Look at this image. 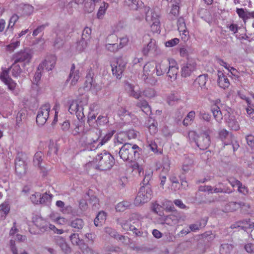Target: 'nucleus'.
<instances>
[{
  "label": "nucleus",
  "instance_id": "nucleus-1",
  "mask_svg": "<svg viewBox=\"0 0 254 254\" xmlns=\"http://www.w3.org/2000/svg\"><path fill=\"white\" fill-rule=\"evenodd\" d=\"M114 164L113 157L109 153L104 152L99 154L91 162L89 163V166L91 165L96 169L104 171L110 169Z\"/></svg>",
  "mask_w": 254,
  "mask_h": 254
},
{
  "label": "nucleus",
  "instance_id": "nucleus-34",
  "mask_svg": "<svg viewBox=\"0 0 254 254\" xmlns=\"http://www.w3.org/2000/svg\"><path fill=\"white\" fill-rule=\"evenodd\" d=\"M10 210V206L7 202H4L0 205V215L4 218L8 214Z\"/></svg>",
  "mask_w": 254,
  "mask_h": 254
},
{
  "label": "nucleus",
  "instance_id": "nucleus-6",
  "mask_svg": "<svg viewBox=\"0 0 254 254\" xmlns=\"http://www.w3.org/2000/svg\"><path fill=\"white\" fill-rule=\"evenodd\" d=\"M125 65L126 62L122 58L114 59L111 63L113 74L117 78H121Z\"/></svg>",
  "mask_w": 254,
  "mask_h": 254
},
{
  "label": "nucleus",
  "instance_id": "nucleus-43",
  "mask_svg": "<svg viewBox=\"0 0 254 254\" xmlns=\"http://www.w3.org/2000/svg\"><path fill=\"white\" fill-rule=\"evenodd\" d=\"M192 53V49L190 47H182L180 49V54L181 57L188 58Z\"/></svg>",
  "mask_w": 254,
  "mask_h": 254
},
{
  "label": "nucleus",
  "instance_id": "nucleus-15",
  "mask_svg": "<svg viewBox=\"0 0 254 254\" xmlns=\"http://www.w3.org/2000/svg\"><path fill=\"white\" fill-rule=\"evenodd\" d=\"M169 67L167 74L171 80H174L177 78L179 67L176 61L173 59L168 60Z\"/></svg>",
  "mask_w": 254,
  "mask_h": 254
},
{
  "label": "nucleus",
  "instance_id": "nucleus-45",
  "mask_svg": "<svg viewBox=\"0 0 254 254\" xmlns=\"http://www.w3.org/2000/svg\"><path fill=\"white\" fill-rule=\"evenodd\" d=\"M137 106L140 108L142 111L146 114L150 111V108L147 102L145 100L140 101L138 102Z\"/></svg>",
  "mask_w": 254,
  "mask_h": 254
},
{
  "label": "nucleus",
  "instance_id": "nucleus-9",
  "mask_svg": "<svg viewBox=\"0 0 254 254\" xmlns=\"http://www.w3.org/2000/svg\"><path fill=\"white\" fill-rule=\"evenodd\" d=\"M50 110V107L48 104L44 105L40 108L36 118V122L40 126L45 124L49 117Z\"/></svg>",
  "mask_w": 254,
  "mask_h": 254
},
{
  "label": "nucleus",
  "instance_id": "nucleus-42",
  "mask_svg": "<svg viewBox=\"0 0 254 254\" xmlns=\"http://www.w3.org/2000/svg\"><path fill=\"white\" fill-rule=\"evenodd\" d=\"M199 190L200 191H207L208 192L213 193V192H223V190L220 188H215L213 189L211 186H204L201 187L199 188Z\"/></svg>",
  "mask_w": 254,
  "mask_h": 254
},
{
  "label": "nucleus",
  "instance_id": "nucleus-22",
  "mask_svg": "<svg viewBox=\"0 0 254 254\" xmlns=\"http://www.w3.org/2000/svg\"><path fill=\"white\" fill-rule=\"evenodd\" d=\"M155 70L154 64L153 62H148L146 63L143 67V77L144 79L150 78L153 75Z\"/></svg>",
  "mask_w": 254,
  "mask_h": 254
},
{
  "label": "nucleus",
  "instance_id": "nucleus-33",
  "mask_svg": "<svg viewBox=\"0 0 254 254\" xmlns=\"http://www.w3.org/2000/svg\"><path fill=\"white\" fill-rule=\"evenodd\" d=\"M9 71L11 73L12 75L14 77H17L20 75L21 72V69L20 65L18 64V63H15L11 65Z\"/></svg>",
  "mask_w": 254,
  "mask_h": 254
},
{
  "label": "nucleus",
  "instance_id": "nucleus-8",
  "mask_svg": "<svg viewBox=\"0 0 254 254\" xmlns=\"http://www.w3.org/2000/svg\"><path fill=\"white\" fill-rule=\"evenodd\" d=\"M140 218V216L138 214L133 213L130 215L129 221H122L120 223L123 228L125 230L132 231L136 235H138L140 233L139 231L135 228V226L131 225V223L132 222L133 224L137 223L138 222V221Z\"/></svg>",
  "mask_w": 254,
  "mask_h": 254
},
{
  "label": "nucleus",
  "instance_id": "nucleus-48",
  "mask_svg": "<svg viewBox=\"0 0 254 254\" xmlns=\"http://www.w3.org/2000/svg\"><path fill=\"white\" fill-rule=\"evenodd\" d=\"M43 154L41 152L36 153L34 156L33 162L35 166H39L42 161Z\"/></svg>",
  "mask_w": 254,
  "mask_h": 254
},
{
  "label": "nucleus",
  "instance_id": "nucleus-32",
  "mask_svg": "<svg viewBox=\"0 0 254 254\" xmlns=\"http://www.w3.org/2000/svg\"><path fill=\"white\" fill-rule=\"evenodd\" d=\"M106 219V213L103 211L100 212L94 220V224L96 226H99L103 223Z\"/></svg>",
  "mask_w": 254,
  "mask_h": 254
},
{
  "label": "nucleus",
  "instance_id": "nucleus-18",
  "mask_svg": "<svg viewBox=\"0 0 254 254\" xmlns=\"http://www.w3.org/2000/svg\"><path fill=\"white\" fill-rule=\"evenodd\" d=\"M15 171L20 175L24 174L26 169L25 161L22 157V155H19L15 159Z\"/></svg>",
  "mask_w": 254,
  "mask_h": 254
},
{
  "label": "nucleus",
  "instance_id": "nucleus-2",
  "mask_svg": "<svg viewBox=\"0 0 254 254\" xmlns=\"http://www.w3.org/2000/svg\"><path fill=\"white\" fill-rule=\"evenodd\" d=\"M143 11L145 13V20L150 25L151 31L153 32H159L160 28L159 15L147 6H144Z\"/></svg>",
  "mask_w": 254,
  "mask_h": 254
},
{
  "label": "nucleus",
  "instance_id": "nucleus-59",
  "mask_svg": "<svg viewBox=\"0 0 254 254\" xmlns=\"http://www.w3.org/2000/svg\"><path fill=\"white\" fill-rule=\"evenodd\" d=\"M18 18L19 17L16 14H13V15H12L9 21L8 28H12L16 22L18 20Z\"/></svg>",
  "mask_w": 254,
  "mask_h": 254
},
{
  "label": "nucleus",
  "instance_id": "nucleus-13",
  "mask_svg": "<svg viewBox=\"0 0 254 254\" xmlns=\"http://www.w3.org/2000/svg\"><path fill=\"white\" fill-rule=\"evenodd\" d=\"M8 72H10L9 69H4L0 74V78L8 87L10 90H13L16 85L14 82L8 76Z\"/></svg>",
  "mask_w": 254,
  "mask_h": 254
},
{
  "label": "nucleus",
  "instance_id": "nucleus-60",
  "mask_svg": "<svg viewBox=\"0 0 254 254\" xmlns=\"http://www.w3.org/2000/svg\"><path fill=\"white\" fill-rule=\"evenodd\" d=\"M148 129L150 133L152 134H155L157 131V123L153 121L150 125L148 126Z\"/></svg>",
  "mask_w": 254,
  "mask_h": 254
},
{
  "label": "nucleus",
  "instance_id": "nucleus-55",
  "mask_svg": "<svg viewBox=\"0 0 254 254\" xmlns=\"http://www.w3.org/2000/svg\"><path fill=\"white\" fill-rule=\"evenodd\" d=\"M143 95L147 98H151L156 96V92L153 89L148 88L143 91Z\"/></svg>",
  "mask_w": 254,
  "mask_h": 254
},
{
  "label": "nucleus",
  "instance_id": "nucleus-30",
  "mask_svg": "<svg viewBox=\"0 0 254 254\" xmlns=\"http://www.w3.org/2000/svg\"><path fill=\"white\" fill-rule=\"evenodd\" d=\"M237 227L247 230L248 229L254 228V223H251L250 221L239 222L233 225V228Z\"/></svg>",
  "mask_w": 254,
  "mask_h": 254
},
{
  "label": "nucleus",
  "instance_id": "nucleus-26",
  "mask_svg": "<svg viewBox=\"0 0 254 254\" xmlns=\"http://www.w3.org/2000/svg\"><path fill=\"white\" fill-rule=\"evenodd\" d=\"M17 231V230L15 226H13L9 232V235L11 237V239L10 241L9 247L13 254H18L17 250L15 246V241L13 240V238L15 236V234L16 233Z\"/></svg>",
  "mask_w": 254,
  "mask_h": 254
},
{
  "label": "nucleus",
  "instance_id": "nucleus-28",
  "mask_svg": "<svg viewBox=\"0 0 254 254\" xmlns=\"http://www.w3.org/2000/svg\"><path fill=\"white\" fill-rule=\"evenodd\" d=\"M181 0H171V10L170 11V15H172L174 16H177L179 14V4Z\"/></svg>",
  "mask_w": 254,
  "mask_h": 254
},
{
  "label": "nucleus",
  "instance_id": "nucleus-7",
  "mask_svg": "<svg viewBox=\"0 0 254 254\" xmlns=\"http://www.w3.org/2000/svg\"><path fill=\"white\" fill-rule=\"evenodd\" d=\"M31 50L28 49L21 50L13 55L15 63H21L23 66L28 64L32 58Z\"/></svg>",
  "mask_w": 254,
  "mask_h": 254
},
{
  "label": "nucleus",
  "instance_id": "nucleus-46",
  "mask_svg": "<svg viewBox=\"0 0 254 254\" xmlns=\"http://www.w3.org/2000/svg\"><path fill=\"white\" fill-rule=\"evenodd\" d=\"M240 207V204L235 202H231L227 205L225 210L226 211H233L238 209Z\"/></svg>",
  "mask_w": 254,
  "mask_h": 254
},
{
  "label": "nucleus",
  "instance_id": "nucleus-51",
  "mask_svg": "<svg viewBox=\"0 0 254 254\" xmlns=\"http://www.w3.org/2000/svg\"><path fill=\"white\" fill-rule=\"evenodd\" d=\"M83 222L82 219H76L71 223V227L78 229H81L83 226Z\"/></svg>",
  "mask_w": 254,
  "mask_h": 254
},
{
  "label": "nucleus",
  "instance_id": "nucleus-12",
  "mask_svg": "<svg viewBox=\"0 0 254 254\" xmlns=\"http://www.w3.org/2000/svg\"><path fill=\"white\" fill-rule=\"evenodd\" d=\"M117 40V37L114 34L108 36L107 43L105 44L106 49L112 52L117 51L119 49V45L116 43Z\"/></svg>",
  "mask_w": 254,
  "mask_h": 254
},
{
  "label": "nucleus",
  "instance_id": "nucleus-37",
  "mask_svg": "<svg viewBox=\"0 0 254 254\" xmlns=\"http://www.w3.org/2000/svg\"><path fill=\"white\" fill-rule=\"evenodd\" d=\"M130 205L128 201H124L118 203L116 206V209L117 211L122 212L126 210Z\"/></svg>",
  "mask_w": 254,
  "mask_h": 254
},
{
  "label": "nucleus",
  "instance_id": "nucleus-58",
  "mask_svg": "<svg viewBox=\"0 0 254 254\" xmlns=\"http://www.w3.org/2000/svg\"><path fill=\"white\" fill-rule=\"evenodd\" d=\"M60 217V215L59 213L55 211H52L49 215L48 218L53 222L56 223L59 217Z\"/></svg>",
  "mask_w": 254,
  "mask_h": 254
},
{
  "label": "nucleus",
  "instance_id": "nucleus-31",
  "mask_svg": "<svg viewBox=\"0 0 254 254\" xmlns=\"http://www.w3.org/2000/svg\"><path fill=\"white\" fill-rule=\"evenodd\" d=\"M127 139V133L125 132H121L118 133L115 136V143L116 144H122Z\"/></svg>",
  "mask_w": 254,
  "mask_h": 254
},
{
  "label": "nucleus",
  "instance_id": "nucleus-16",
  "mask_svg": "<svg viewBox=\"0 0 254 254\" xmlns=\"http://www.w3.org/2000/svg\"><path fill=\"white\" fill-rule=\"evenodd\" d=\"M88 41L84 38L82 39L71 47L73 55H76L83 52L88 46Z\"/></svg>",
  "mask_w": 254,
  "mask_h": 254
},
{
  "label": "nucleus",
  "instance_id": "nucleus-62",
  "mask_svg": "<svg viewBox=\"0 0 254 254\" xmlns=\"http://www.w3.org/2000/svg\"><path fill=\"white\" fill-rule=\"evenodd\" d=\"M96 121V125L97 127L104 125L107 121L106 117L99 116Z\"/></svg>",
  "mask_w": 254,
  "mask_h": 254
},
{
  "label": "nucleus",
  "instance_id": "nucleus-11",
  "mask_svg": "<svg viewBox=\"0 0 254 254\" xmlns=\"http://www.w3.org/2000/svg\"><path fill=\"white\" fill-rule=\"evenodd\" d=\"M33 222L40 229H42L44 230H51L54 232L56 229V227L54 225L52 224H46V221L40 216H36L34 218Z\"/></svg>",
  "mask_w": 254,
  "mask_h": 254
},
{
  "label": "nucleus",
  "instance_id": "nucleus-5",
  "mask_svg": "<svg viewBox=\"0 0 254 254\" xmlns=\"http://www.w3.org/2000/svg\"><path fill=\"white\" fill-rule=\"evenodd\" d=\"M152 190L148 186L140 188L134 203L136 206H138L148 202L151 198Z\"/></svg>",
  "mask_w": 254,
  "mask_h": 254
},
{
  "label": "nucleus",
  "instance_id": "nucleus-54",
  "mask_svg": "<svg viewBox=\"0 0 254 254\" xmlns=\"http://www.w3.org/2000/svg\"><path fill=\"white\" fill-rule=\"evenodd\" d=\"M180 42V39L177 38L170 40L165 43V46L167 48H171L178 45Z\"/></svg>",
  "mask_w": 254,
  "mask_h": 254
},
{
  "label": "nucleus",
  "instance_id": "nucleus-25",
  "mask_svg": "<svg viewBox=\"0 0 254 254\" xmlns=\"http://www.w3.org/2000/svg\"><path fill=\"white\" fill-rule=\"evenodd\" d=\"M168 61H162L160 63H158L155 67L157 76H161L164 74L168 68Z\"/></svg>",
  "mask_w": 254,
  "mask_h": 254
},
{
  "label": "nucleus",
  "instance_id": "nucleus-63",
  "mask_svg": "<svg viewBox=\"0 0 254 254\" xmlns=\"http://www.w3.org/2000/svg\"><path fill=\"white\" fill-rule=\"evenodd\" d=\"M114 131H111L107 133L100 142V145H103L106 143L113 136Z\"/></svg>",
  "mask_w": 254,
  "mask_h": 254
},
{
  "label": "nucleus",
  "instance_id": "nucleus-3",
  "mask_svg": "<svg viewBox=\"0 0 254 254\" xmlns=\"http://www.w3.org/2000/svg\"><path fill=\"white\" fill-rule=\"evenodd\" d=\"M139 147L137 145L125 143L120 149L119 155L124 161H132L136 156H138Z\"/></svg>",
  "mask_w": 254,
  "mask_h": 254
},
{
  "label": "nucleus",
  "instance_id": "nucleus-52",
  "mask_svg": "<svg viewBox=\"0 0 254 254\" xmlns=\"http://www.w3.org/2000/svg\"><path fill=\"white\" fill-rule=\"evenodd\" d=\"M192 161L190 158H186L183 163L182 169L185 172H188L190 170L192 164Z\"/></svg>",
  "mask_w": 254,
  "mask_h": 254
},
{
  "label": "nucleus",
  "instance_id": "nucleus-40",
  "mask_svg": "<svg viewBox=\"0 0 254 254\" xmlns=\"http://www.w3.org/2000/svg\"><path fill=\"white\" fill-rule=\"evenodd\" d=\"M195 112L194 111L190 112L185 119L184 120L183 124L185 126H188L191 123L195 117Z\"/></svg>",
  "mask_w": 254,
  "mask_h": 254
},
{
  "label": "nucleus",
  "instance_id": "nucleus-44",
  "mask_svg": "<svg viewBox=\"0 0 254 254\" xmlns=\"http://www.w3.org/2000/svg\"><path fill=\"white\" fill-rule=\"evenodd\" d=\"M237 13L238 14L240 18H242L243 21L246 23L247 20H248L247 17V10L245 9L244 8H237L236 9Z\"/></svg>",
  "mask_w": 254,
  "mask_h": 254
},
{
  "label": "nucleus",
  "instance_id": "nucleus-24",
  "mask_svg": "<svg viewBox=\"0 0 254 254\" xmlns=\"http://www.w3.org/2000/svg\"><path fill=\"white\" fill-rule=\"evenodd\" d=\"M218 84L220 87L225 89L229 86L230 82L226 75L221 71H218Z\"/></svg>",
  "mask_w": 254,
  "mask_h": 254
},
{
  "label": "nucleus",
  "instance_id": "nucleus-64",
  "mask_svg": "<svg viewBox=\"0 0 254 254\" xmlns=\"http://www.w3.org/2000/svg\"><path fill=\"white\" fill-rule=\"evenodd\" d=\"M246 139L248 145L254 150V136L252 135H248Z\"/></svg>",
  "mask_w": 254,
  "mask_h": 254
},
{
  "label": "nucleus",
  "instance_id": "nucleus-36",
  "mask_svg": "<svg viewBox=\"0 0 254 254\" xmlns=\"http://www.w3.org/2000/svg\"><path fill=\"white\" fill-rule=\"evenodd\" d=\"M108 7V4L107 3H106L105 2H103L98 11V12L97 13V17L98 19H102L103 17V16L106 13L107 8Z\"/></svg>",
  "mask_w": 254,
  "mask_h": 254
},
{
  "label": "nucleus",
  "instance_id": "nucleus-19",
  "mask_svg": "<svg viewBox=\"0 0 254 254\" xmlns=\"http://www.w3.org/2000/svg\"><path fill=\"white\" fill-rule=\"evenodd\" d=\"M178 29L182 40L187 41L189 38V32L187 30L186 24L182 18H179L178 20Z\"/></svg>",
  "mask_w": 254,
  "mask_h": 254
},
{
  "label": "nucleus",
  "instance_id": "nucleus-47",
  "mask_svg": "<svg viewBox=\"0 0 254 254\" xmlns=\"http://www.w3.org/2000/svg\"><path fill=\"white\" fill-rule=\"evenodd\" d=\"M20 46V42L16 41L10 43L5 46V50L9 53L13 52Z\"/></svg>",
  "mask_w": 254,
  "mask_h": 254
},
{
  "label": "nucleus",
  "instance_id": "nucleus-27",
  "mask_svg": "<svg viewBox=\"0 0 254 254\" xmlns=\"http://www.w3.org/2000/svg\"><path fill=\"white\" fill-rule=\"evenodd\" d=\"M17 10L23 15H30L33 13L34 8L31 5L21 3L19 5Z\"/></svg>",
  "mask_w": 254,
  "mask_h": 254
},
{
  "label": "nucleus",
  "instance_id": "nucleus-50",
  "mask_svg": "<svg viewBox=\"0 0 254 254\" xmlns=\"http://www.w3.org/2000/svg\"><path fill=\"white\" fill-rule=\"evenodd\" d=\"M228 126L234 130H238L239 128V125L237 121L235 119L231 118L228 121Z\"/></svg>",
  "mask_w": 254,
  "mask_h": 254
},
{
  "label": "nucleus",
  "instance_id": "nucleus-29",
  "mask_svg": "<svg viewBox=\"0 0 254 254\" xmlns=\"http://www.w3.org/2000/svg\"><path fill=\"white\" fill-rule=\"evenodd\" d=\"M99 0H78V1L79 2H84V5L87 11L90 12L94 9L96 3Z\"/></svg>",
  "mask_w": 254,
  "mask_h": 254
},
{
  "label": "nucleus",
  "instance_id": "nucleus-35",
  "mask_svg": "<svg viewBox=\"0 0 254 254\" xmlns=\"http://www.w3.org/2000/svg\"><path fill=\"white\" fill-rule=\"evenodd\" d=\"M212 112L216 121L219 123H221L223 119V116L219 108L216 106L213 107L212 108Z\"/></svg>",
  "mask_w": 254,
  "mask_h": 254
},
{
  "label": "nucleus",
  "instance_id": "nucleus-56",
  "mask_svg": "<svg viewBox=\"0 0 254 254\" xmlns=\"http://www.w3.org/2000/svg\"><path fill=\"white\" fill-rule=\"evenodd\" d=\"M129 4L131 9H137L142 5L143 3L140 0H132Z\"/></svg>",
  "mask_w": 254,
  "mask_h": 254
},
{
  "label": "nucleus",
  "instance_id": "nucleus-23",
  "mask_svg": "<svg viewBox=\"0 0 254 254\" xmlns=\"http://www.w3.org/2000/svg\"><path fill=\"white\" fill-rule=\"evenodd\" d=\"M80 76L79 69H75L74 65L71 67L70 72L69 75V80H70V84L75 85L78 81Z\"/></svg>",
  "mask_w": 254,
  "mask_h": 254
},
{
  "label": "nucleus",
  "instance_id": "nucleus-49",
  "mask_svg": "<svg viewBox=\"0 0 254 254\" xmlns=\"http://www.w3.org/2000/svg\"><path fill=\"white\" fill-rule=\"evenodd\" d=\"M59 241H62V245L60 243V242L58 241V244L60 246V247L61 248L62 250L65 253H68L70 252V248L67 246V244L65 242V240L62 238L60 237L59 238Z\"/></svg>",
  "mask_w": 254,
  "mask_h": 254
},
{
  "label": "nucleus",
  "instance_id": "nucleus-21",
  "mask_svg": "<svg viewBox=\"0 0 254 254\" xmlns=\"http://www.w3.org/2000/svg\"><path fill=\"white\" fill-rule=\"evenodd\" d=\"M196 64L194 62L184 64L182 67V75L184 77L189 76L195 69Z\"/></svg>",
  "mask_w": 254,
  "mask_h": 254
},
{
  "label": "nucleus",
  "instance_id": "nucleus-10",
  "mask_svg": "<svg viewBox=\"0 0 254 254\" xmlns=\"http://www.w3.org/2000/svg\"><path fill=\"white\" fill-rule=\"evenodd\" d=\"M57 58L55 56L50 55L47 56L45 60L39 65V69H45L47 71L51 70L54 67L56 63Z\"/></svg>",
  "mask_w": 254,
  "mask_h": 254
},
{
  "label": "nucleus",
  "instance_id": "nucleus-39",
  "mask_svg": "<svg viewBox=\"0 0 254 254\" xmlns=\"http://www.w3.org/2000/svg\"><path fill=\"white\" fill-rule=\"evenodd\" d=\"M70 239L73 245L78 246L80 247L81 249H83L81 246L82 240L79 239L78 234H73L70 236Z\"/></svg>",
  "mask_w": 254,
  "mask_h": 254
},
{
  "label": "nucleus",
  "instance_id": "nucleus-20",
  "mask_svg": "<svg viewBox=\"0 0 254 254\" xmlns=\"http://www.w3.org/2000/svg\"><path fill=\"white\" fill-rule=\"evenodd\" d=\"M125 89L130 96L136 99H138L141 96V92L138 86H134L127 83L126 85Z\"/></svg>",
  "mask_w": 254,
  "mask_h": 254
},
{
  "label": "nucleus",
  "instance_id": "nucleus-4",
  "mask_svg": "<svg viewBox=\"0 0 254 254\" xmlns=\"http://www.w3.org/2000/svg\"><path fill=\"white\" fill-rule=\"evenodd\" d=\"M86 104L85 100L79 98L72 101L68 109L69 112L72 114H75L78 120H82L85 117L83 113V106Z\"/></svg>",
  "mask_w": 254,
  "mask_h": 254
},
{
  "label": "nucleus",
  "instance_id": "nucleus-41",
  "mask_svg": "<svg viewBox=\"0 0 254 254\" xmlns=\"http://www.w3.org/2000/svg\"><path fill=\"white\" fill-rule=\"evenodd\" d=\"M170 180L172 183L171 189L174 190H178L180 185L177 176L175 175H172L170 177Z\"/></svg>",
  "mask_w": 254,
  "mask_h": 254
},
{
  "label": "nucleus",
  "instance_id": "nucleus-61",
  "mask_svg": "<svg viewBox=\"0 0 254 254\" xmlns=\"http://www.w3.org/2000/svg\"><path fill=\"white\" fill-rule=\"evenodd\" d=\"M197 82L199 85L200 87L202 88L205 85L206 82V78L204 75H200L197 78Z\"/></svg>",
  "mask_w": 254,
  "mask_h": 254
},
{
  "label": "nucleus",
  "instance_id": "nucleus-38",
  "mask_svg": "<svg viewBox=\"0 0 254 254\" xmlns=\"http://www.w3.org/2000/svg\"><path fill=\"white\" fill-rule=\"evenodd\" d=\"M233 246L228 244H222L220 248L221 254H229L233 250Z\"/></svg>",
  "mask_w": 254,
  "mask_h": 254
},
{
  "label": "nucleus",
  "instance_id": "nucleus-17",
  "mask_svg": "<svg viewBox=\"0 0 254 254\" xmlns=\"http://www.w3.org/2000/svg\"><path fill=\"white\" fill-rule=\"evenodd\" d=\"M149 41L146 44H144L142 48V53L144 55H147L150 53H154L157 50V44L156 41L153 38H149Z\"/></svg>",
  "mask_w": 254,
  "mask_h": 254
},
{
  "label": "nucleus",
  "instance_id": "nucleus-53",
  "mask_svg": "<svg viewBox=\"0 0 254 254\" xmlns=\"http://www.w3.org/2000/svg\"><path fill=\"white\" fill-rule=\"evenodd\" d=\"M40 192H37L31 195L30 199L33 203L40 204Z\"/></svg>",
  "mask_w": 254,
  "mask_h": 254
},
{
  "label": "nucleus",
  "instance_id": "nucleus-57",
  "mask_svg": "<svg viewBox=\"0 0 254 254\" xmlns=\"http://www.w3.org/2000/svg\"><path fill=\"white\" fill-rule=\"evenodd\" d=\"M52 199V195L47 193H45L42 195L40 194V204L45 203L48 201H50Z\"/></svg>",
  "mask_w": 254,
  "mask_h": 254
},
{
  "label": "nucleus",
  "instance_id": "nucleus-14",
  "mask_svg": "<svg viewBox=\"0 0 254 254\" xmlns=\"http://www.w3.org/2000/svg\"><path fill=\"white\" fill-rule=\"evenodd\" d=\"M210 140L209 136L205 133H203L199 135L196 141V144L200 149H205L209 146Z\"/></svg>",
  "mask_w": 254,
  "mask_h": 254
}]
</instances>
